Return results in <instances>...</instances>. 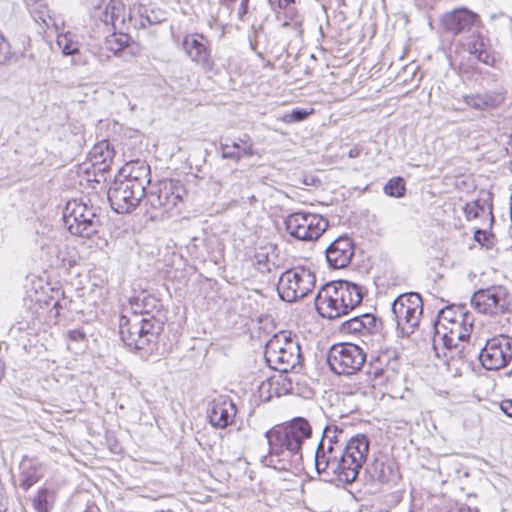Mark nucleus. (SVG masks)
I'll return each instance as SVG.
<instances>
[{
	"label": "nucleus",
	"instance_id": "5",
	"mask_svg": "<svg viewBox=\"0 0 512 512\" xmlns=\"http://www.w3.org/2000/svg\"><path fill=\"white\" fill-rule=\"evenodd\" d=\"M160 327L158 321L149 317L148 313L120 318L119 333L124 344L130 349L151 351L155 346Z\"/></svg>",
	"mask_w": 512,
	"mask_h": 512
},
{
	"label": "nucleus",
	"instance_id": "31",
	"mask_svg": "<svg viewBox=\"0 0 512 512\" xmlns=\"http://www.w3.org/2000/svg\"><path fill=\"white\" fill-rule=\"evenodd\" d=\"M31 15L37 22H41L46 28L53 26L59 29L56 19L50 14V10L45 3H37L31 10Z\"/></svg>",
	"mask_w": 512,
	"mask_h": 512
},
{
	"label": "nucleus",
	"instance_id": "42",
	"mask_svg": "<svg viewBox=\"0 0 512 512\" xmlns=\"http://www.w3.org/2000/svg\"><path fill=\"white\" fill-rule=\"evenodd\" d=\"M254 257L256 260V264L258 266L257 267L258 270H260L261 272H264V271L270 272L271 271V268L268 263V253L267 252L258 251L255 253Z\"/></svg>",
	"mask_w": 512,
	"mask_h": 512
},
{
	"label": "nucleus",
	"instance_id": "39",
	"mask_svg": "<svg viewBox=\"0 0 512 512\" xmlns=\"http://www.w3.org/2000/svg\"><path fill=\"white\" fill-rule=\"evenodd\" d=\"M310 112L305 109H294L292 112L283 115L282 120L285 123H293L303 121L309 116Z\"/></svg>",
	"mask_w": 512,
	"mask_h": 512
},
{
	"label": "nucleus",
	"instance_id": "16",
	"mask_svg": "<svg viewBox=\"0 0 512 512\" xmlns=\"http://www.w3.org/2000/svg\"><path fill=\"white\" fill-rule=\"evenodd\" d=\"M183 48L191 61L209 72L214 68L209 40L202 34H188L183 39Z\"/></svg>",
	"mask_w": 512,
	"mask_h": 512
},
{
	"label": "nucleus",
	"instance_id": "1",
	"mask_svg": "<svg viewBox=\"0 0 512 512\" xmlns=\"http://www.w3.org/2000/svg\"><path fill=\"white\" fill-rule=\"evenodd\" d=\"M369 449L366 435L348 438L343 428L327 425L315 450V470L325 482L352 484L367 460Z\"/></svg>",
	"mask_w": 512,
	"mask_h": 512
},
{
	"label": "nucleus",
	"instance_id": "50",
	"mask_svg": "<svg viewBox=\"0 0 512 512\" xmlns=\"http://www.w3.org/2000/svg\"><path fill=\"white\" fill-rule=\"evenodd\" d=\"M249 0H241L239 7V15L242 16L247 13Z\"/></svg>",
	"mask_w": 512,
	"mask_h": 512
},
{
	"label": "nucleus",
	"instance_id": "8",
	"mask_svg": "<svg viewBox=\"0 0 512 512\" xmlns=\"http://www.w3.org/2000/svg\"><path fill=\"white\" fill-rule=\"evenodd\" d=\"M365 351L353 343L333 345L327 354V363L337 375H352L359 371L366 362Z\"/></svg>",
	"mask_w": 512,
	"mask_h": 512
},
{
	"label": "nucleus",
	"instance_id": "52",
	"mask_svg": "<svg viewBox=\"0 0 512 512\" xmlns=\"http://www.w3.org/2000/svg\"><path fill=\"white\" fill-rule=\"evenodd\" d=\"M229 146H230V151H237V150H239V149H240V147H241V143H240V141L238 140V141H234V142H232V144H229Z\"/></svg>",
	"mask_w": 512,
	"mask_h": 512
},
{
	"label": "nucleus",
	"instance_id": "4",
	"mask_svg": "<svg viewBox=\"0 0 512 512\" xmlns=\"http://www.w3.org/2000/svg\"><path fill=\"white\" fill-rule=\"evenodd\" d=\"M265 360L279 372H299L303 367V355L298 340L290 332L280 331L265 345Z\"/></svg>",
	"mask_w": 512,
	"mask_h": 512
},
{
	"label": "nucleus",
	"instance_id": "32",
	"mask_svg": "<svg viewBox=\"0 0 512 512\" xmlns=\"http://www.w3.org/2000/svg\"><path fill=\"white\" fill-rule=\"evenodd\" d=\"M388 356L386 354L377 356L376 358L370 360L367 365L366 373L369 376H373V380L377 381V379L381 378L386 372ZM381 382H374L372 385L380 384Z\"/></svg>",
	"mask_w": 512,
	"mask_h": 512
},
{
	"label": "nucleus",
	"instance_id": "10",
	"mask_svg": "<svg viewBox=\"0 0 512 512\" xmlns=\"http://www.w3.org/2000/svg\"><path fill=\"white\" fill-rule=\"evenodd\" d=\"M328 226V221L324 217L308 212H294L285 219L287 232L302 241L318 239Z\"/></svg>",
	"mask_w": 512,
	"mask_h": 512
},
{
	"label": "nucleus",
	"instance_id": "36",
	"mask_svg": "<svg viewBox=\"0 0 512 512\" xmlns=\"http://www.w3.org/2000/svg\"><path fill=\"white\" fill-rule=\"evenodd\" d=\"M15 59V52L12 50L10 42L6 39L0 30V65H10Z\"/></svg>",
	"mask_w": 512,
	"mask_h": 512
},
{
	"label": "nucleus",
	"instance_id": "49",
	"mask_svg": "<svg viewBox=\"0 0 512 512\" xmlns=\"http://www.w3.org/2000/svg\"><path fill=\"white\" fill-rule=\"evenodd\" d=\"M360 153H361V148H359L358 146H354L353 148H351L348 151V157L349 158H357L360 156Z\"/></svg>",
	"mask_w": 512,
	"mask_h": 512
},
{
	"label": "nucleus",
	"instance_id": "48",
	"mask_svg": "<svg viewBox=\"0 0 512 512\" xmlns=\"http://www.w3.org/2000/svg\"><path fill=\"white\" fill-rule=\"evenodd\" d=\"M13 330H17V331H28L29 330V323L28 322H18L17 324H15L13 327H12V331Z\"/></svg>",
	"mask_w": 512,
	"mask_h": 512
},
{
	"label": "nucleus",
	"instance_id": "40",
	"mask_svg": "<svg viewBox=\"0 0 512 512\" xmlns=\"http://www.w3.org/2000/svg\"><path fill=\"white\" fill-rule=\"evenodd\" d=\"M494 235L488 233L486 230L477 229L474 232V240L479 244L491 248L493 246Z\"/></svg>",
	"mask_w": 512,
	"mask_h": 512
},
{
	"label": "nucleus",
	"instance_id": "26",
	"mask_svg": "<svg viewBox=\"0 0 512 512\" xmlns=\"http://www.w3.org/2000/svg\"><path fill=\"white\" fill-rule=\"evenodd\" d=\"M115 152L106 140L95 144L89 152V161L98 171H107L113 161Z\"/></svg>",
	"mask_w": 512,
	"mask_h": 512
},
{
	"label": "nucleus",
	"instance_id": "41",
	"mask_svg": "<svg viewBox=\"0 0 512 512\" xmlns=\"http://www.w3.org/2000/svg\"><path fill=\"white\" fill-rule=\"evenodd\" d=\"M104 0H83L85 7L87 8L92 18H100L102 4Z\"/></svg>",
	"mask_w": 512,
	"mask_h": 512
},
{
	"label": "nucleus",
	"instance_id": "28",
	"mask_svg": "<svg viewBox=\"0 0 512 512\" xmlns=\"http://www.w3.org/2000/svg\"><path fill=\"white\" fill-rule=\"evenodd\" d=\"M468 317H472V315L464 306H447L439 310L437 320L434 322V331L438 333L441 326H445L455 320Z\"/></svg>",
	"mask_w": 512,
	"mask_h": 512
},
{
	"label": "nucleus",
	"instance_id": "33",
	"mask_svg": "<svg viewBox=\"0 0 512 512\" xmlns=\"http://www.w3.org/2000/svg\"><path fill=\"white\" fill-rule=\"evenodd\" d=\"M56 42L64 55L79 54V43L74 40V36L70 32L59 34Z\"/></svg>",
	"mask_w": 512,
	"mask_h": 512
},
{
	"label": "nucleus",
	"instance_id": "37",
	"mask_svg": "<svg viewBox=\"0 0 512 512\" xmlns=\"http://www.w3.org/2000/svg\"><path fill=\"white\" fill-rule=\"evenodd\" d=\"M130 37L128 34L125 33H119L116 34L115 32L111 34L109 37L106 38V45L107 48L110 51H113L114 53L122 51L124 48H126L129 44Z\"/></svg>",
	"mask_w": 512,
	"mask_h": 512
},
{
	"label": "nucleus",
	"instance_id": "25",
	"mask_svg": "<svg viewBox=\"0 0 512 512\" xmlns=\"http://www.w3.org/2000/svg\"><path fill=\"white\" fill-rule=\"evenodd\" d=\"M20 468V487L28 490L37 483L43 476V467L37 458L25 456L19 465Z\"/></svg>",
	"mask_w": 512,
	"mask_h": 512
},
{
	"label": "nucleus",
	"instance_id": "23",
	"mask_svg": "<svg viewBox=\"0 0 512 512\" xmlns=\"http://www.w3.org/2000/svg\"><path fill=\"white\" fill-rule=\"evenodd\" d=\"M476 15L467 9L454 10L443 17L442 24L447 32L453 35L468 31L475 21Z\"/></svg>",
	"mask_w": 512,
	"mask_h": 512
},
{
	"label": "nucleus",
	"instance_id": "12",
	"mask_svg": "<svg viewBox=\"0 0 512 512\" xmlns=\"http://www.w3.org/2000/svg\"><path fill=\"white\" fill-rule=\"evenodd\" d=\"M478 356L487 370L506 367L512 361V337L500 334L488 339Z\"/></svg>",
	"mask_w": 512,
	"mask_h": 512
},
{
	"label": "nucleus",
	"instance_id": "17",
	"mask_svg": "<svg viewBox=\"0 0 512 512\" xmlns=\"http://www.w3.org/2000/svg\"><path fill=\"white\" fill-rule=\"evenodd\" d=\"M325 253L330 267L345 268L354 255L353 241L347 236H340L327 247Z\"/></svg>",
	"mask_w": 512,
	"mask_h": 512
},
{
	"label": "nucleus",
	"instance_id": "7",
	"mask_svg": "<svg viewBox=\"0 0 512 512\" xmlns=\"http://www.w3.org/2000/svg\"><path fill=\"white\" fill-rule=\"evenodd\" d=\"M316 284L315 274L304 267H296L282 273L277 284L280 298L295 302L311 293Z\"/></svg>",
	"mask_w": 512,
	"mask_h": 512
},
{
	"label": "nucleus",
	"instance_id": "45",
	"mask_svg": "<svg viewBox=\"0 0 512 512\" xmlns=\"http://www.w3.org/2000/svg\"><path fill=\"white\" fill-rule=\"evenodd\" d=\"M476 58L480 62H483L485 64H490L493 61V57L487 50H484L483 52H480V54H477Z\"/></svg>",
	"mask_w": 512,
	"mask_h": 512
},
{
	"label": "nucleus",
	"instance_id": "18",
	"mask_svg": "<svg viewBox=\"0 0 512 512\" xmlns=\"http://www.w3.org/2000/svg\"><path fill=\"white\" fill-rule=\"evenodd\" d=\"M237 413L236 405L227 397H219L211 403L208 412L210 424L218 429H224L233 424Z\"/></svg>",
	"mask_w": 512,
	"mask_h": 512
},
{
	"label": "nucleus",
	"instance_id": "13",
	"mask_svg": "<svg viewBox=\"0 0 512 512\" xmlns=\"http://www.w3.org/2000/svg\"><path fill=\"white\" fill-rule=\"evenodd\" d=\"M186 194L180 181L165 179L158 183L156 190L147 193L146 201L152 208L170 213L183 201Z\"/></svg>",
	"mask_w": 512,
	"mask_h": 512
},
{
	"label": "nucleus",
	"instance_id": "34",
	"mask_svg": "<svg viewBox=\"0 0 512 512\" xmlns=\"http://www.w3.org/2000/svg\"><path fill=\"white\" fill-rule=\"evenodd\" d=\"M141 18L140 26L155 25L164 21V13L160 10L148 9L145 6L139 8Z\"/></svg>",
	"mask_w": 512,
	"mask_h": 512
},
{
	"label": "nucleus",
	"instance_id": "14",
	"mask_svg": "<svg viewBox=\"0 0 512 512\" xmlns=\"http://www.w3.org/2000/svg\"><path fill=\"white\" fill-rule=\"evenodd\" d=\"M471 304L482 314H503L509 306L507 289L500 285L480 289L471 297Z\"/></svg>",
	"mask_w": 512,
	"mask_h": 512
},
{
	"label": "nucleus",
	"instance_id": "38",
	"mask_svg": "<svg viewBox=\"0 0 512 512\" xmlns=\"http://www.w3.org/2000/svg\"><path fill=\"white\" fill-rule=\"evenodd\" d=\"M50 492L47 489H41L35 496L33 503L38 512H48Z\"/></svg>",
	"mask_w": 512,
	"mask_h": 512
},
{
	"label": "nucleus",
	"instance_id": "2",
	"mask_svg": "<svg viewBox=\"0 0 512 512\" xmlns=\"http://www.w3.org/2000/svg\"><path fill=\"white\" fill-rule=\"evenodd\" d=\"M312 437V427L303 417H295L265 432L269 450L261 462L279 471L298 469L303 461L302 446Z\"/></svg>",
	"mask_w": 512,
	"mask_h": 512
},
{
	"label": "nucleus",
	"instance_id": "9",
	"mask_svg": "<svg viewBox=\"0 0 512 512\" xmlns=\"http://www.w3.org/2000/svg\"><path fill=\"white\" fill-rule=\"evenodd\" d=\"M397 329L409 336L418 327L423 314V301L418 293H405L399 295L392 303Z\"/></svg>",
	"mask_w": 512,
	"mask_h": 512
},
{
	"label": "nucleus",
	"instance_id": "54",
	"mask_svg": "<svg viewBox=\"0 0 512 512\" xmlns=\"http://www.w3.org/2000/svg\"><path fill=\"white\" fill-rule=\"evenodd\" d=\"M84 512H93V511H91V510H85Z\"/></svg>",
	"mask_w": 512,
	"mask_h": 512
},
{
	"label": "nucleus",
	"instance_id": "6",
	"mask_svg": "<svg viewBox=\"0 0 512 512\" xmlns=\"http://www.w3.org/2000/svg\"><path fill=\"white\" fill-rule=\"evenodd\" d=\"M98 210L82 199L68 201L63 211L64 224L72 235L91 238L101 226Z\"/></svg>",
	"mask_w": 512,
	"mask_h": 512
},
{
	"label": "nucleus",
	"instance_id": "22",
	"mask_svg": "<svg viewBox=\"0 0 512 512\" xmlns=\"http://www.w3.org/2000/svg\"><path fill=\"white\" fill-rule=\"evenodd\" d=\"M150 166L143 160H132L126 163L121 171L118 178L129 181L133 184H138L140 187L146 189V186L151 181Z\"/></svg>",
	"mask_w": 512,
	"mask_h": 512
},
{
	"label": "nucleus",
	"instance_id": "20",
	"mask_svg": "<svg viewBox=\"0 0 512 512\" xmlns=\"http://www.w3.org/2000/svg\"><path fill=\"white\" fill-rule=\"evenodd\" d=\"M292 390V380L287 376V373L282 372L263 381L259 387L260 398L264 401L289 394Z\"/></svg>",
	"mask_w": 512,
	"mask_h": 512
},
{
	"label": "nucleus",
	"instance_id": "21",
	"mask_svg": "<svg viewBox=\"0 0 512 512\" xmlns=\"http://www.w3.org/2000/svg\"><path fill=\"white\" fill-rule=\"evenodd\" d=\"M380 327L381 321L376 316L365 313L342 323L341 331L349 334L366 335L377 332Z\"/></svg>",
	"mask_w": 512,
	"mask_h": 512
},
{
	"label": "nucleus",
	"instance_id": "44",
	"mask_svg": "<svg viewBox=\"0 0 512 512\" xmlns=\"http://www.w3.org/2000/svg\"><path fill=\"white\" fill-rule=\"evenodd\" d=\"M484 50H486V48H485V44H484L483 40H479V41L475 42L470 47V53L472 55H474L475 57H477V54H480V52H483Z\"/></svg>",
	"mask_w": 512,
	"mask_h": 512
},
{
	"label": "nucleus",
	"instance_id": "47",
	"mask_svg": "<svg viewBox=\"0 0 512 512\" xmlns=\"http://www.w3.org/2000/svg\"><path fill=\"white\" fill-rule=\"evenodd\" d=\"M8 510V499L4 492L0 493V512H7Z\"/></svg>",
	"mask_w": 512,
	"mask_h": 512
},
{
	"label": "nucleus",
	"instance_id": "51",
	"mask_svg": "<svg viewBox=\"0 0 512 512\" xmlns=\"http://www.w3.org/2000/svg\"><path fill=\"white\" fill-rule=\"evenodd\" d=\"M295 0H278V7L280 9H286L290 4L294 3Z\"/></svg>",
	"mask_w": 512,
	"mask_h": 512
},
{
	"label": "nucleus",
	"instance_id": "11",
	"mask_svg": "<svg viewBox=\"0 0 512 512\" xmlns=\"http://www.w3.org/2000/svg\"><path fill=\"white\" fill-rule=\"evenodd\" d=\"M146 195L142 186L120 178L114 180L107 192L112 209L119 214L133 211Z\"/></svg>",
	"mask_w": 512,
	"mask_h": 512
},
{
	"label": "nucleus",
	"instance_id": "30",
	"mask_svg": "<svg viewBox=\"0 0 512 512\" xmlns=\"http://www.w3.org/2000/svg\"><path fill=\"white\" fill-rule=\"evenodd\" d=\"M464 214L468 220L478 218L481 214L486 212L490 215V224L494 221L492 214V204L486 200L477 199L475 201L466 203L463 208Z\"/></svg>",
	"mask_w": 512,
	"mask_h": 512
},
{
	"label": "nucleus",
	"instance_id": "46",
	"mask_svg": "<svg viewBox=\"0 0 512 512\" xmlns=\"http://www.w3.org/2000/svg\"><path fill=\"white\" fill-rule=\"evenodd\" d=\"M68 335H69V339L74 340V341H81L85 338L84 332H82L80 330H71V331H69Z\"/></svg>",
	"mask_w": 512,
	"mask_h": 512
},
{
	"label": "nucleus",
	"instance_id": "19",
	"mask_svg": "<svg viewBox=\"0 0 512 512\" xmlns=\"http://www.w3.org/2000/svg\"><path fill=\"white\" fill-rule=\"evenodd\" d=\"M506 99L503 89L489 90L483 93L467 94L463 96L464 103L475 110L490 111L500 107Z\"/></svg>",
	"mask_w": 512,
	"mask_h": 512
},
{
	"label": "nucleus",
	"instance_id": "43",
	"mask_svg": "<svg viewBox=\"0 0 512 512\" xmlns=\"http://www.w3.org/2000/svg\"><path fill=\"white\" fill-rule=\"evenodd\" d=\"M500 408L504 414H506L508 417L512 418V400L511 399H505L501 401Z\"/></svg>",
	"mask_w": 512,
	"mask_h": 512
},
{
	"label": "nucleus",
	"instance_id": "27",
	"mask_svg": "<svg viewBox=\"0 0 512 512\" xmlns=\"http://www.w3.org/2000/svg\"><path fill=\"white\" fill-rule=\"evenodd\" d=\"M124 12L125 6L122 0H110L99 19L105 26H112L115 30L118 28L117 21L121 24L125 23Z\"/></svg>",
	"mask_w": 512,
	"mask_h": 512
},
{
	"label": "nucleus",
	"instance_id": "29",
	"mask_svg": "<svg viewBox=\"0 0 512 512\" xmlns=\"http://www.w3.org/2000/svg\"><path fill=\"white\" fill-rule=\"evenodd\" d=\"M241 147L237 151H230L229 143H220L221 157L223 159H232L236 162L240 161L242 157H251L254 155V150L247 134L239 138Z\"/></svg>",
	"mask_w": 512,
	"mask_h": 512
},
{
	"label": "nucleus",
	"instance_id": "24",
	"mask_svg": "<svg viewBox=\"0 0 512 512\" xmlns=\"http://www.w3.org/2000/svg\"><path fill=\"white\" fill-rule=\"evenodd\" d=\"M368 473L372 480L381 484L396 482L399 478L396 464L387 458L375 459L369 467Z\"/></svg>",
	"mask_w": 512,
	"mask_h": 512
},
{
	"label": "nucleus",
	"instance_id": "53",
	"mask_svg": "<svg viewBox=\"0 0 512 512\" xmlns=\"http://www.w3.org/2000/svg\"><path fill=\"white\" fill-rule=\"evenodd\" d=\"M223 5H230L236 2V0H219Z\"/></svg>",
	"mask_w": 512,
	"mask_h": 512
},
{
	"label": "nucleus",
	"instance_id": "35",
	"mask_svg": "<svg viewBox=\"0 0 512 512\" xmlns=\"http://www.w3.org/2000/svg\"><path fill=\"white\" fill-rule=\"evenodd\" d=\"M383 191L390 197L400 198L405 195L406 186L402 177H394L384 185Z\"/></svg>",
	"mask_w": 512,
	"mask_h": 512
},
{
	"label": "nucleus",
	"instance_id": "15",
	"mask_svg": "<svg viewBox=\"0 0 512 512\" xmlns=\"http://www.w3.org/2000/svg\"><path fill=\"white\" fill-rule=\"evenodd\" d=\"M473 329V316L455 320L445 326H441L438 333L434 331L433 347L438 349L442 345L446 349L458 348L470 338Z\"/></svg>",
	"mask_w": 512,
	"mask_h": 512
},
{
	"label": "nucleus",
	"instance_id": "3",
	"mask_svg": "<svg viewBox=\"0 0 512 512\" xmlns=\"http://www.w3.org/2000/svg\"><path fill=\"white\" fill-rule=\"evenodd\" d=\"M363 299L362 287L345 280L333 281L323 285L315 298L318 313L328 319L348 314Z\"/></svg>",
	"mask_w": 512,
	"mask_h": 512
}]
</instances>
